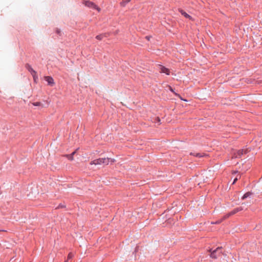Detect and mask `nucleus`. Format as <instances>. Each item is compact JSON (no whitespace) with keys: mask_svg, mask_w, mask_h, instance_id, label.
<instances>
[{"mask_svg":"<svg viewBox=\"0 0 262 262\" xmlns=\"http://www.w3.org/2000/svg\"><path fill=\"white\" fill-rule=\"evenodd\" d=\"M179 12L183 15L184 16H185L186 18H188L189 19H191L192 17L191 16H190L189 14L186 13L185 11H184L183 10H179Z\"/></svg>","mask_w":262,"mask_h":262,"instance_id":"nucleus-9","label":"nucleus"},{"mask_svg":"<svg viewBox=\"0 0 262 262\" xmlns=\"http://www.w3.org/2000/svg\"><path fill=\"white\" fill-rule=\"evenodd\" d=\"M32 104L34 106H41V105H42V104L40 102H33V103H32Z\"/></svg>","mask_w":262,"mask_h":262,"instance_id":"nucleus-11","label":"nucleus"},{"mask_svg":"<svg viewBox=\"0 0 262 262\" xmlns=\"http://www.w3.org/2000/svg\"><path fill=\"white\" fill-rule=\"evenodd\" d=\"M242 210V208L241 207H239V208H237L234 209L233 211H232L231 212L229 213L228 214L225 215L224 217L223 220H224L225 219H227V217H228L230 215H233V214L237 213V212H238V211H241Z\"/></svg>","mask_w":262,"mask_h":262,"instance_id":"nucleus-5","label":"nucleus"},{"mask_svg":"<svg viewBox=\"0 0 262 262\" xmlns=\"http://www.w3.org/2000/svg\"><path fill=\"white\" fill-rule=\"evenodd\" d=\"M66 157L70 160H73V156L71 154L67 155H66Z\"/></svg>","mask_w":262,"mask_h":262,"instance_id":"nucleus-13","label":"nucleus"},{"mask_svg":"<svg viewBox=\"0 0 262 262\" xmlns=\"http://www.w3.org/2000/svg\"><path fill=\"white\" fill-rule=\"evenodd\" d=\"M115 160L114 159L110 158V162L114 163L115 162Z\"/></svg>","mask_w":262,"mask_h":262,"instance_id":"nucleus-17","label":"nucleus"},{"mask_svg":"<svg viewBox=\"0 0 262 262\" xmlns=\"http://www.w3.org/2000/svg\"><path fill=\"white\" fill-rule=\"evenodd\" d=\"M241 178V176H239V177L237 176L234 180L233 181V184H235V182L238 180V179H239Z\"/></svg>","mask_w":262,"mask_h":262,"instance_id":"nucleus-15","label":"nucleus"},{"mask_svg":"<svg viewBox=\"0 0 262 262\" xmlns=\"http://www.w3.org/2000/svg\"><path fill=\"white\" fill-rule=\"evenodd\" d=\"M130 0H123V3H127L129 2H130Z\"/></svg>","mask_w":262,"mask_h":262,"instance_id":"nucleus-20","label":"nucleus"},{"mask_svg":"<svg viewBox=\"0 0 262 262\" xmlns=\"http://www.w3.org/2000/svg\"><path fill=\"white\" fill-rule=\"evenodd\" d=\"M251 193L250 192H248L247 193H246L242 197V199L244 200L247 198H248V196H249L250 195H251Z\"/></svg>","mask_w":262,"mask_h":262,"instance_id":"nucleus-10","label":"nucleus"},{"mask_svg":"<svg viewBox=\"0 0 262 262\" xmlns=\"http://www.w3.org/2000/svg\"><path fill=\"white\" fill-rule=\"evenodd\" d=\"M195 156L198 157H202L203 156V155H201V154H200V153H198V154H196L195 155Z\"/></svg>","mask_w":262,"mask_h":262,"instance_id":"nucleus-16","label":"nucleus"},{"mask_svg":"<svg viewBox=\"0 0 262 262\" xmlns=\"http://www.w3.org/2000/svg\"><path fill=\"white\" fill-rule=\"evenodd\" d=\"M83 4L85 5V6L88 7L96 9L98 12L100 11V8L93 2L90 1H84Z\"/></svg>","mask_w":262,"mask_h":262,"instance_id":"nucleus-2","label":"nucleus"},{"mask_svg":"<svg viewBox=\"0 0 262 262\" xmlns=\"http://www.w3.org/2000/svg\"><path fill=\"white\" fill-rule=\"evenodd\" d=\"M73 257V254L72 253H70L68 256V259H70L72 258Z\"/></svg>","mask_w":262,"mask_h":262,"instance_id":"nucleus-14","label":"nucleus"},{"mask_svg":"<svg viewBox=\"0 0 262 262\" xmlns=\"http://www.w3.org/2000/svg\"><path fill=\"white\" fill-rule=\"evenodd\" d=\"M103 36L102 35H98L96 36V38L98 40H101L103 38Z\"/></svg>","mask_w":262,"mask_h":262,"instance_id":"nucleus-12","label":"nucleus"},{"mask_svg":"<svg viewBox=\"0 0 262 262\" xmlns=\"http://www.w3.org/2000/svg\"><path fill=\"white\" fill-rule=\"evenodd\" d=\"M221 248L218 247L215 250L211 252L210 256L213 258H216L217 256L216 254L219 255L221 253Z\"/></svg>","mask_w":262,"mask_h":262,"instance_id":"nucleus-4","label":"nucleus"},{"mask_svg":"<svg viewBox=\"0 0 262 262\" xmlns=\"http://www.w3.org/2000/svg\"><path fill=\"white\" fill-rule=\"evenodd\" d=\"M246 152V150H239L236 151V152L234 153V157L236 158H240L242 155L244 154H245Z\"/></svg>","mask_w":262,"mask_h":262,"instance_id":"nucleus-8","label":"nucleus"},{"mask_svg":"<svg viewBox=\"0 0 262 262\" xmlns=\"http://www.w3.org/2000/svg\"><path fill=\"white\" fill-rule=\"evenodd\" d=\"M159 71L160 73H164L168 75L170 74V70L162 66H160Z\"/></svg>","mask_w":262,"mask_h":262,"instance_id":"nucleus-6","label":"nucleus"},{"mask_svg":"<svg viewBox=\"0 0 262 262\" xmlns=\"http://www.w3.org/2000/svg\"><path fill=\"white\" fill-rule=\"evenodd\" d=\"M169 89L171 92H173V89L170 86Z\"/></svg>","mask_w":262,"mask_h":262,"instance_id":"nucleus-21","label":"nucleus"},{"mask_svg":"<svg viewBox=\"0 0 262 262\" xmlns=\"http://www.w3.org/2000/svg\"><path fill=\"white\" fill-rule=\"evenodd\" d=\"M26 68L31 73V75H32V76L33 77V79H34V81L36 82V80L38 78L36 72L32 69V68L31 67V66L28 64H27L26 65Z\"/></svg>","mask_w":262,"mask_h":262,"instance_id":"nucleus-3","label":"nucleus"},{"mask_svg":"<svg viewBox=\"0 0 262 262\" xmlns=\"http://www.w3.org/2000/svg\"><path fill=\"white\" fill-rule=\"evenodd\" d=\"M221 221L217 222L218 223H221Z\"/></svg>","mask_w":262,"mask_h":262,"instance_id":"nucleus-22","label":"nucleus"},{"mask_svg":"<svg viewBox=\"0 0 262 262\" xmlns=\"http://www.w3.org/2000/svg\"><path fill=\"white\" fill-rule=\"evenodd\" d=\"M156 122L160 123V119L159 117H157L156 118Z\"/></svg>","mask_w":262,"mask_h":262,"instance_id":"nucleus-18","label":"nucleus"},{"mask_svg":"<svg viewBox=\"0 0 262 262\" xmlns=\"http://www.w3.org/2000/svg\"><path fill=\"white\" fill-rule=\"evenodd\" d=\"M45 79L46 81H47L49 85L51 86H53L54 85L55 83L54 81V79L52 77L50 76H46L45 77Z\"/></svg>","mask_w":262,"mask_h":262,"instance_id":"nucleus-7","label":"nucleus"},{"mask_svg":"<svg viewBox=\"0 0 262 262\" xmlns=\"http://www.w3.org/2000/svg\"><path fill=\"white\" fill-rule=\"evenodd\" d=\"M110 163V158H99L94 160L90 162L91 165H101L105 164L108 165Z\"/></svg>","mask_w":262,"mask_h":262,"instance_id":"nucleus-1","label":"nucleus"},{"mask_svg":"<svg viewBox=\"0 0 262 262\" xmlns=\"http://www.w3.org/2000/svg\"><path fill=\"white\" fill-rule=\"evenodd\" d=\"M78 150V149H77L75 151H74V152H73L71 155L73 156L76 152L77 150Z\"/></svg>","mask_w":262,"mask_h":262,"instance_id":"nucleus-19","label":"nucleus"}]
</instances>
